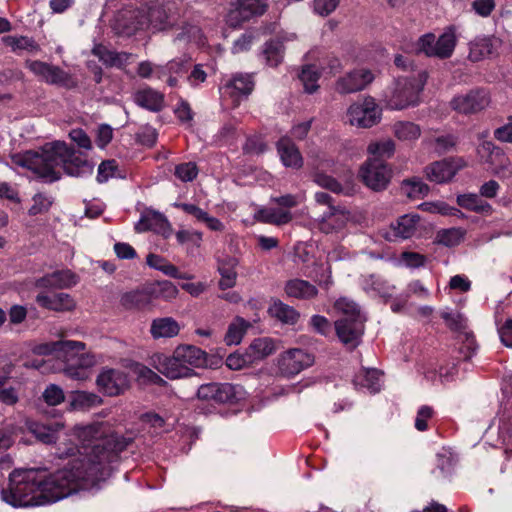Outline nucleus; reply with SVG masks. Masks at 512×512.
I'll use <instances>...</instances> for the list:
<instances>
[{
  "label": "nucleus",
  "mask_w": 512,
  "mask_h": 512,
  "mask_svg": "<svg viewBox=\"0 0 512 512\" xmlns=\"http://www.w3.org/2000/svg\"><path fill=\"white\" fill-rule=\"evenodd\" d=\"M73 435L77 445L63 443L57 449L59 458L73 457L63 468L50 474L34 468L15 469L9 475L8 489L1 492L2 500L13 507L44 506L89 489L133 442L132 436L119 435L105 422L75 426Z\"/></svg>",
  "instance_id": "f257e3e1"
},
{
  "label": "nucleus",
  "mask_w": 512,
  "mask_h": 512,
  "mask_svg": "<svg viewBox=\"0 0 512 512\" xmlns=\"http://www.w3.org/2000/svg\"><path fill=\"white\" fill-rule=\"evenodd\" d=\"M19 164L37 174L40 178L52 183L61 178L57 167L73 177H86L93 173L94 165L85 154L77 152L71 145L63 141L46 144L41 152L26 151Z\"/></svg>",
  "instance_id": "f03ea898"
},
{
  "label": "nucleus",
  "mask_w": 512,
  "mask_h": 512,
  "mask_svg": "<svg viewBox=\"0 0 512 512\" xmlns=\"http://www.w3.org/2000/svg\"><path fill=\"white\" fill-rule=\"evenodd\" d=\"M155 368L165 377L175 380L194 375V369L205 363V352L192 345H179L172 355H155Z\"/></svg>",
  "instance_id": "7ed1b4c3"
},
{
  "label": "nucleus",
  "mask_w": 512,
  "mask_h": 512,
  "mask_svg": "<svg viewBox=\"0 0 512 512\" xmlns=\"http://www.w3.org/2000/svg\"><path fill=\"white\" fill-rule=\"evenodd\" d=\"M427 79L428 73L426 71H420L417 76L398 78L389 98L390 107L402 110L408 106L416 105Z\"/></svg>",
  "instance_id": "20e7f679"
},
{
  "label": "nucleus",
  "mask_w": 512,
  "mask_h": 512,
  "mask_svg": "<svg viewBox=\"0 0 512 512\" xmlns=\"http://www.w3.org/2000/svg\"><path fill=\"white\" fill-rule=\"evenodd\" d=\"M457 44L456 35L452 28L445 31L438 38L432 32L421 35L413 44L416 55H425L429 58L448 59L452 56Z\"/></svg>",
  "instance_id": "39448f33"
},
{
  "label": "nucleus",
  "mask_w": 512,
  "mask_h": 512,
  "mask_svg": "<svg viewBox=\"0 0 512 512\" xmlns=\"http://www.w3.org/2000/svg\"><path fill=\"white\" fill-rule=\"evenodd\" d=\"M358 177L369 189L385 190L393 177V168L384 159L368 158L360 167Z\"/></svg>",
  "instance_id": "423d86ee"
},
{
  "label": "nucleus",
  "mask_w": 512,
  "mask_h": 512,
  "mask_svg": "<svg viewBox=\"0 0 512 512\" xmlns=\"http://www.w3.org/2000/svg\"><path fill=\"white\" fill-rule=\"evenodd\" d=\"M26 67L48 84L61 86L67 89H72L77 86V82L71 74L59 66L40 60H29L26 62Z\"/></svg>",
  "instance_id": "0eeeda50"
},
{
  "label": "nucleus",
  "mask_w": 512,
  "mask_h": 512,
  "mask_svg": "<svg viewBox=\"0 0 512 512\" xmlns=\"http://www.w3.org/2000/svg\"><path fill=\"white\" fill-rule=\"evenodd\" d=\"M277 206L263 207L259 209L254 219L268 224H288L292 220L289 209L296 205L294 197L290 194L272 199Z\"/></svg>",
  "instance_id": "6e6552de"
},
{
  "label": "nucleus",
  "mask_w": 512,
  "mask_h": 512,
  "mask_svg": "<svg viewBox=\"0 0 512 512\" xmlns=\"http://www.w3.org/2000/svg\"><path fill=\"white\" fill-rule=\"evenodd\" d=\"M314 363L312 354L300 348H291L277 358V366L281 375L293 377Z\"/></svg>",
  "instance_id": "1a4fd4ad"
},
{
  "label": "nucleus",
  "mask_w": 512,
  "mask_h": 512,
  "mask_svg": "<svg viewBox=\"0 0 512 512\" xmlns=\"http://www.w3.org/2000/svg\"><path fill=\"white\" fill-rule=\"evenodd\" d=\"M489 103L488 91L484 88H476L464 95L455 96L451 101V106L455 111L468 115L485 109Z\"/></svg>",
  "instance_id": "9d476101"
},
{
  "label": "nucleus",
  "mask_w": 512,
  "mask_h": 512,
  "mask_svg": "<svg viewBox=\"0 0 512 512\" xmlns=\"http://www.w3.org/2000/svg\"><path fill=\"white\" fill-rule=\"evenodd\" d=\"M348 116L352 125L370 128L380 120L381 111L373 98H366L362 103L352 104Z\"/></svg>",
  "instance_id": "9b49d317"
},
{
  "label": "nucleus",
  "mask_w": 512,
  "mask_h": 512,
  "mask_svg": "<svg viewBox=\"0 0 512 512\" xmlns=\"http://www.w3.org/2000/svg\"><path fill=\"white\" fill-rule=\"evenodd\" d=\"M98 389L108 396H117L129 388L127 374L119 369L104 368L96 379Z\"/></svg>",
  "instance_id": "f8f14e48"
},
{
  "label": "nucleus",
  "mask_w": 512,
  "mask_h": 512,
  "mask_svg": "<svg viewBox=\"0 0 512 512\" xmlns=\"http://www.w3.org/2000/svg\"><path fill=\"white\" fill-rule=\"evenodd\" d=\"M255 88L253 74L236 73L224 84L223 89L232 99L234 107L240 105L243 99H247Z\"/></svg>",
  "instance_id": "ddd939ff"
},
{
  "label": "nucleus",
  "mask_w": 512,
  "mask_h": 512,
  "mask_svg": "<svg viewBox=\"0 0 512 512\" xmlns=\"http://www.w3.org/2000/svg\"><path fill=\"white\" fill-rule=\"evenodd\" d=\"M199 400L219 404L232 403L237 400L236 387L230 383H206L197 391Z\"/></svg>",
  "instance_id": "4468645a"
},
{
  "label": "nucleus",
  "mask_w": 512,
  "mask_h": 512,
  "mask_svg": "<svg viewBox=\"0 0 512 512\" xmlns=\"http://www.w3.org/2000/svg\"><path fill=\"white\" fill-rule=\"evenodd\" d=\"M365 318L342 317L335 322V329L340 341L350 347L359 345L364 332Z\"/></svg>",
  "instance_id": "2eb2a0df"
},
{
  "label": "nucleus",
  "mask_w": 512,
  "mask_h": 512,
  "mask_svg": "<svg viewBox=\"0 0 512 512\" xmlns=\"http://www.w3.org/2000/svg\"><path fill=\"white\" fill-rule=\"evenodd\" d=\"M477 153L481 160L487 163L494 173L499 174L508 170L510 165L509 158L504 150L496 146L492 141H483L479 145Z\"/></svg>",
  "instance_id": "dca6fc26"
},
{
  "label": "nucleus",
  "mask_w": 512,
  "mask_h": 512,
  "mask_svg": "<svg viewBox=\"0 0 512 512\" xmlns=\"http://www.w3.org/2000/svg\"><path fill=\"white\" fill-rule=\"evenodd\" d=\"M35 301L41 308L54 312H70L76 307L74 298L64 292L39 291Z\"/></svg>",
  "instance_id": "f3484780"
},
{
  "label": "nucleus",
  "mask_w": 512,
  "mask_h": 512,
  "mask_svg": "<svg viewBox=\"0 0 512 512\" xmlns=\"http://www.w3.org/2000/svg\"><path fill=\"white\" fill-rule=\"evenodd\" d=\"M374 79L373 73L368 69H355L339 78L335 89L341 94L354 93L363 90Z\"/></svg>",
  "instance_id": "a211bd4d"
},
{
  "label": "nucleus",
  "mask_w": 512,
  "mask_h": 512,
  "mask_svg": "<svg viewBox=\"0 0 512 512\" xmlns=\"http://www.w3.org/2000/svg\"><path fill=\"white\" fill-rule=\"evenodd\" d=\"M266 12V5L259 0H239L237 7L229 14V22L232 26H240L255 16H261Z\"/></svg>",
  "instance_id": "6ab92c4d"
},
{
  "label": "nucleus",
  "mask_w": 512,
  "mask_h": 512,
  "mask_svg": "<svg viewBox=\"0 0 512 512\" xmlns=\"http://www.w3.org/2000/svg\"><path fill=\"white\" fill-rule=\"evenodd\" d=\"M77 283V277L70 270L55 271L36 279L35 287L41 291L68 288Z\"/></svg>",
  "instance_id": "aec40b11"
},
{
  "label": "nucleus",
  "mask_w": 512,
  "mask_h": 512,
  "mask_svg": "<svg viewBox=\"0 0 512 512\" xmlns=\"http://www.w3.org/2000/svg\"><path fill=\"white\" fill-rule=\"evenodd\" d=\"M276 149L285 167L300 169L303 166V157L290 137H281L276 143Z\"/></svg>",
  "instance_id": "412c9836"
},
{
  "label": "nucleus",
  "mask_w": 512,
  "mask_h": 512,
  "mask_svg": "<svg viewBox=\"0 0 512 512\" xmlns=\"http://www.w3.org/2000/svg\"><path fill=\"white\" fill-rule=\"evenodd\" d=\"M457 168L449 159L435 161L424 168V173L429 181L445 183L450 181L456 174Z\"/></svg>",
  "instance_id": "4be33fe9"
},
{
  "label": "nucleus",
  "mask_w": 512,
  "mask_h": 512,
  "mask_svg": "<svg viewBox=\"0 0 512 512\" xmlns=\"http://www.w3.org/2000/svg\"><path fill=\"white\" fill-rule=\"evenodd\" d=\"M277 349L276 341L270 337H259L254 339L246 349L247 357L252 363L264 360Z\"/></svg>",
  "instance_id": "5701e85b"
},
{
  "label": "nucleus",
  "mask_w": 512,
  "mask_h": 512,
  "mask_svg": "<svg viewBox=\"0 0 512 512\" xmlns=\"http://www.w3.org/2000/svg\"><path fill=\"white\" fill-rule=\"evenodd\" d=\"M180 332L179 323L172 317H161L152 320L150 334L153 339L173 338Z\"/></svg>",
  "instance_id": "b1692460"
},
{
  "label": "nucleus",
  "mask_w": 512,
  "mask_h": 512,
  "mask_svg": "<svg viewBox=\"0 0 512 512\" xmlns=\"http://www.w3.org/2000/svg\"><path fill=\"white\" fill-rule=\"evenodd\" d=\"M134 99L138 106L152 112H159L164 107V95L150 87L138 90Z\"/></svg>",
  "instance_id": "393cba45"
},
{
  "label": "nucleus",
  "mask_w": 512,
  "mask_h": 512,
  "mask_svg": "<svg viewBox=\"0 0 512 512\" xmlns=\"http://www.w3.org/2000/svg\"><path fill=\"white\" fill-rule=\"evenodd\" d=\"M238 265V260L234 257H228L223 260L218 261L217 270L221 275V279L219 281V288L221 290H226L234 287L237 281V272L236 267Z\"/></svg>",
  "instance_id": "a878e982"
},
{
  "label": "nucleus",
  "mask_w": 512,
  "mask_h": 512,
  "mask_svg": "<svg viewBox=\"0 0 512 512\" xmlns=\"http://www.w3.org/2000/svg\"><path fill=\"white\" fill-rule=\"evenodd\" d=\"M429 191V186L417 176L404 179L400 185V194L410 200L423 199Z\"/></svg>",
  "instance_id": "bb28decb"
},
{
  "label": "nucleus",
  "mask_w": 512,
  "mask_h": 512,
  "mask_svg": "<svg viewBox=\"0 0 512 512\" xmlns=\"http://www.w3.org/2000/svg\"><path fill=\"white\" fill-rule=\"evenodd\" d=\"M353 384L357 389L366 388L371 393L381 389V374L376 369H361L354 377Z\"/></svg>",
  "instance_id": "cd10ccee"
},
{
  "label": "nucleus",
  "mask_w": 512,
  "mask_h": 512,
  "mask_svg": "<svg viewBox=\"0 0 512 512\" xmlns=\"http://www.w3.org/2000/svg\"><path fill=\"white\" fill-rule=\"evenodd\" d=\"M284 289L288 297L305 300L314 298L318 293L316 286L302 279L287 281Z\"/></svg>",
  "instance_id": "c85d7f7f"
},
{
  "label": "nucleus",
  "mask_w": 512,
  "mask_h": 512,
  "mask_svg": "<svg viewBox=\"0 0 512 512\" xmlns=\"http://www.w3.org/2000/svg\"><path fill=\"white\" fill-rule=\"evenodd\" d=\"M63 428V424L55 422L53 424H44L31 422L28 425L29 431L42 443L50 444L57 440V433Z\"/></svg>",
  "instance_id": "c756f323"
},
{
  "label": "nucleus",
  "mask_w": 512,
  "mask_h": 512,
  "mask_svg": "<svg viewBox=\"0 0 512 512\" xmlns=\"http://www.w3.org/2000/svg\"><path fill=\"white\" fill-rule=\"evenodd\" d=\"M285 54L284 43L279 39H270L265 42L262 55L270 67H277L283 61Z\"/></svg>",
  "instance_id": "7c9ffc66"
},
{
  "label": "nucleus",
  "mask_w": 512,
  "mask_h": 512,
  "mask_svg": "<svg viewBox=\"0 0 512 512\" xmlns=\"http://www.w3.org/2000/svg\"><path fill=\"white\" fill-rule=\"evenodd\" d=\"M418 226H383L380 233L389 242H401L418 237Z\"/></svg>",
  "instance_id": "2f4dec72"
},
{
  "label": "nucleus",
  "mask_w": 512,
  "mask_h": 512,
  "mask_svg": "<svg viewBox=\"0 0 512 512\" xmlns=\"http://www.w3.org/2000/svg\"><path fill=\"white\" fill-rule=\"evenodd\" d=\"M269 313L272 317L278 319L283 324L294 325L297 323L300 314L291 306L280 300H274L269 307Z\"/></svg>",
  "instance_id": "473e14b6"
},
{
  "label": "nucleus",
  "mask_w": 512,
  "mask_h": 512,
  "mask_svg": "<svg viewBox=\"0 0 512 512\" xmlns=\"http://www.w3.org/2000/svg\"><path fill=\"white\" fill-rule=\"evenodd\" d=\"M57 344H61V347L56 348V358L67 363L75 362L79 355V352L85 350V343L74 340H61L57 341Z\"/></svg>",
  "instance_id": "72a5a7b5"
},
{
  "label": "nucleus",
  "mask_w": 512,
  "mask_h": 512,
  "mask_svg": "<svg viewBox=\"0 0 512 512\" xmlns=\"http://www.w3.org/2000/svg\"><path fill=\"white\" fill-rule=\"evenodd\" d=\"M320 77L321 73L314 64L303 65L298 74V78L307 94H313L319 89L318 81Z\"/></svg>",
  "instance_id": "f704fd0d"
},
{
  "label": "nucleus",
  "mask_w": 512,
  "mask_h": 512,
  "mask_svg": "<svg viewBox=\"0 0 512 512\" xmlns=\"http://www.w3.org/2000/svg\"><path fill=\"white\" fill-rule=\"evenodd\" d=\"M249 327L250 323L247 320L240 316L235 317L228 326L224 342L227 345H238Z\"/></svg>",
  "instance_id": "c9c22d12"
},
{
  "label": "nucleus",
  "mask_w": 512,
  "mask_h": 512,
  "mask_svg": "<svg viewBox=\"0 0 512 512\" xmlns=\"http://www.w3.org/2000/svg\"><path fill=\"white\" fill-rule=\"evenodd\" d=\"M457 204L469 211L488 214L492 211L489 203L476 194H463L457 197Z\"/></svg>",
  "instance_id": "e433bc0d"
},
{
  "label": "nucleus",
  "mask_w": 512,
  "mask_h": 512,
  "mask_svg": "<svg viewBox=\"0 0 512 512\" xmlns=\"http://www.w3.org/2000/svg\"><path fill=\"white\" fill-rule=\"evenodd\" d=\"M146 263L149 267L155 270H159L169 277H184L183 273H181L175 265L171 264L168 260L160 255L152 253L149 254L146 258Z\"/></svg>",
  "instance_id": "4c0bfd02"
},
{
  "label": "nucleus",
  "mask_w": 512,
  "mask_h": 512,
  "mask_svg": "<svg viewBox=\"0 0 512 512\" xmlns=\"http://www.w3.org/2000/svg\"><path fill=\"white\" fill-rule=\"evenodd\" d=\"M102 399L95 393L78 391L73 395L71 405L75 409H89L101 405Z\"/></svg>",
  "instance_id": "58836bf2"
},
{
  "label": "nucleus",
  "mask_w": 512,
  "mask_h": 512,
  "mask_svg": "<svg viewBox=\"0 0 512 512\" xmlns=\"http://www.w3.org/2000/svg\"><path fill=\"white\" fill-rule=\"evenodd\" d=\"M465 235V231L462 227H450L448 229H442L439 231L436 242L448 247L458 245Z\"/></svg>",
  "instance_id": "ea45409f"
},
{
  "label": "nucleus",
  "mask_w": 512,
  "mask_h": 512,
  "mask_svg": "<svg viewBox=\"0 0 512 512\" xmlns=\"http://www.w3.org/2000/svg\"><path fill=\"white\" fill-rule=\"evenodd\" d=\"M395 152V143L392 140H385L381 142H373L368 146V153L370 158L386 159L391 158Z\"/></svg>",
  "instance_id": "a19ab883"
},
{
  "label": "nucleus",
  "mask_w": 512,
  "mask_h": 512,
  "mask_svg": "<svg viewBox=\"0 0 512 512\" xmlns=\"http://www.w3.org/2000/svg\"><path fill=\"white\" fill-rule=\"evenodd\" d=\"M175 207L180 208L185 214L190 215L196 221L206 224H221L217 219L209 217L208 213L192 203H175Z\"/></svg>",
  "instance_id": "79ce46f5"
},
{
  "label": "nucleus",
  "mask_w": 512,
  "mask_h": 512,
  "mask_svg": "<svg viewBox=\"0 0 512 512\" xmlns=\"http://www.w3.org/2000/svg\"><path fill=\"white\" fill-rule=\"evenodd\" d=\"M149 293L156 298L169 301L177 297L178 289L172 282L164 280L153 284Z\"/></svg>",
  "instance_id": "37998d69"
},
{
  "label": "nucleus",
  "mask_w": 512,
  "mask_h": 512,
  "mask_svg": "<svg viewBox=\"0 0 512 512\" xmlns=\"http://www.w3.org/2000/svg\"><path fill=\"white\" fill-rule=\"evenodd\" d=\"M394 134L399 140H415L420 134V127L413 122H397L394 125Z\"/></svg>",
  "instance_id": "c03bdc74"
},
{
  "label": "nucleus",
  "mask_w": 512,
  "mask_h": 512,
  "mask_svg": "<svg viewBox=\"0 0 512 512\" xmlns=\"http://www.w3.org/2000/svg\"><path fill=\"white\" fill-rule=\"evenodd\" d=\"M198 174V166L192 161L177 164L174 169L175 177L185 183L195 180Z\"/></svg>",
  "instance_id": "a18cd8bd"
},
{
  "label": "nucleus",
  "mask_w": 512,
  "mask_h": 512,
  "mask_svg": "<svg viewBox=\"0 0 512 512\" xmlns=\"http://www.w3.org/2000/svg\"><path fill=\"white\" fill-rule=\"evenodd\" d=\"M92 54L97 56L106 66L122 67L123 62H117L118 52L111 51L102 44L95 45L92 49Z\"/></svg>",
  "instance_id": "49530a36"
},
{
  "label": "nucleus",
  "mask_w": 512,
  "mask_h": 512,
  "mask_svg": "<svg viewBox=\"0 0 512 512\" xmlns=\"http://www.w3.org/2000/svg\"><path fill=\"white\" fill-rule=\"evenodd\" d=\"M423 211H427L430 213H437L441 215H451V216H463L462 212L455 208L451 207L445 202H424L419 206Z\"/></svg>",
  "instance_id": "de8ad7c7"
},
{
  "label": "nucleus",
  "mask_w": 512,
  "mask_h": 512,
  "mask_svg": "<svg viewBox=\"0 0 512 512\" xmlns=\"http://www.w3.org/2000/svg\"><path fill=\"white\" fill-rule=\"evenodd\" d=\"M335 309L343 314V317L348 318H365L358 307V305L345 297L338 299L335 303Z\"/></svg>",
  "instance_id": "09e8293b"
},
{
  "label": "nucleus",
  "mask_w": 512,
  "mask_h": 512,
  "mask_svg": "<svg viewBox=\"0 0 512 512\" xmlns=\"http://www.w3.org/2000/svg\"><path fill=\"white\" fill-rule=\"evenodd\" d=\"M267 150V143L262 135L254 134L246 138L243 145L245 154H262Z\"/></svg>",
  "instance_id": "8fccbe9b"
},
{
  "label": "nucleus",
  "mask_w": 512,
  "mask_h": 512,
  "mask_svg": "<svg viewBox=\"0 0 512 512\" xmlns=\"http://www.w3.org/2000/svg\"><path fill=\"white\" fill-rule=\"evenodd\" d=\"M8 45H10L14 51L27 50L29 52H37L40 50L36 41L27 36L10 37Z\"/></svg>",
  "instance_id": "3c124183"
},
{
  "label": "nucleus",
  "mask_w": 512,
  "mask_h": 512,
  "mask_svg": "<svg viewBox=\"0 0 512 512\" xmlns=\"http://www.w3.org/2000/svg\"><path fill=\"white\" fill-rule=\"evenodd\" d=\"M176 239L181 245L199 246L202 234L195 229H182L176 233Z\"/></svg>",
  "instance_id": "603ef678"
},
{
  "label": "nucleus",
  "mask_w": 512,
  "mask_h": 512,
  "mask_svg": "<svg viewBox=\"0 0 512 512\" xmlns=\"http://www.w3.org/2000/svg\"><path fill=\"white\" fill-rule=\"evenodd\" d=\"M44 401L50 406H56L65 399L64 392L61 387L56 384L48 385L42 393Z\"/></svg>",
  "instance_id": "864d4df0"
},
{
  "label": "nucleus",
  "mask_w": 512,
  "mask_h": 512,
  "mask_svg": "<svg viewBox=\"0 0 512 512\" xmlns=\"http://www.w3.org/2000/svg\"><path fill=\"white\" fill-rule=\"evenodd\" d=\"M33 205L28 209L30 216H36L47 212L52 204L51 200L42 193H37L33 197Z\"/></svg>",
  "instance_id": "5fc2aeb1"
},
{
  "label": "nucleus",
  "mask_w": 512,
  "mask_h": 512,
  "mask_svg": "<svg viewBox=\"0 0 512 512\" xmlns=\"http://www.w3.org/2000/svg\"><path fill=\"white\" fill-rule=\"evenodd\" d=\"M117 169L118 164L116 160L110 159L102 161L98 167V173L96 177L97 182L104 183L108 181V179L114 175Z\"/></svg>",
  "instance_id": "6e6d98bb"
},
{
  "label": "nucleus",
  "mask_w": 512,
  "mask_h": 512,
  "mask_svg": "<svg viewBox=\"0 0 512 512\" xmlns=\"http://www.w3.org/2000/svg\"><path fill=\"white\" fill-rule=\"evenodd\" d=\"M174 114L181 123H190L194 118V112L189 102L182 98L176 104Z\"/></svg>",
  "instance_id": "4d7b16f0"
},
{
  "label": "nucleus",
  "mask_w": 512,
  "mask_h": 512,
  "mask_svg": "<svg viewBox=\"0 0 512 512\" xmlns=\"http://www.w3.org/2000/svg\"><path fill=\"white\" fill-rule=\"evenodd\" d=\"M146 299V294L142 291H131L124 294L121 298V303L124 307L131 308H140L144 305Z\"/></svg>",
  "instance_id": "13d9d810"
},
{
  "label": "nucleus",
  "mask_w": 512,
  "mask_h": 512,
  "mask_svg": "<svg viewBox=\"0 0 512 512\" xmlns=\"http://www.w3.org/2000/svg\"><path fill=\"white\" fill-rule=\"evenodd\" d=\"M400 259L406 267L412 269L423 267L427 262L426 256L411 251L403 252Z\"/></svg>",
  "instance_id": "bf43d9fd"
},
{
  "label": "nucleus",
  "mask_w": 512,
  "mask_h": 512,
  "mask_svg": "<svg viewBox=\"0 0 512 512\" xmlns=\"http://www.w3.org/2000/svg\"><path fill=\"white\" fill-rule=\"evenodd\" d=\"M136 142L146 146L148 148L153 147L156 144L158 134L152 127H145L138 133H136Z\"/></svg>",
  "instance_id": "052dcab7"
},
{
  "label": "nucleus",
  "mask_w": 512,
  "mask_h": 512,
  "mask_svg": "<svg viewBox=\"0 0 512 512\" xmlns=\"http://www.w3.org/2000/svg\"><path fill=\"white\" fill-rule=\"evenodd\" d=\"M136 371L139 380H141L143 383H151L157 385H162L165 383V380L161 376L146 366H138Z\"/></svg>",
  "instance_id": "680f3d73"
},
{
  "label": "nucleus",
  "mask_w": 512,
  "mask_h": 512,
  "mask_svg": "<svg viewBox=\"0 0 512 512\" xmlns=\"http://www.w3.org/2000/svg\"><path fill=\"white\" fill-rule=\"evenodd\" d=\"M113 139V129L108 124L98 126L95 143L97 147L104 149Z\"/></svg>",
  "instance_id": "e2e57ef3"
},
{
  "label": "nucleus",
  "mask_w": 512,
  "mask_h": 512,
  "mask_svg": "<svg viewBox=\"0 0 512 512\" xmlns=\"http://www.w3.org/2000/svg\"><path fill=\"white\" fill-rule=\"evenodd\" d=\"M252 361L247 357V353H232L226 358V365L231 370H240L245 366L252 365Z\"/></svg>",
  "instance_id": "0e129e2a"
},
{
  "label": "nucleus",
  "mask_w": 512,
  "mask_h": 512,
  "mask_svg": "<svg viewBox=\"0 0 512 512\" xmlns=\"http://www.w3.org/2000/svg\"><path fill=\"white\" fill-rule=\"evenodd\" d=\"M70 139L77 144L79 148L90 150L92 142L88 134L81 128L72 129L69 133Z\"/></svg>",
  "instance_id": "69168bd1"
},
{
  "label": "nucleus",
  "mask_w": 512,
  "mask_h": 512,
  "mask_svg": "<svg viewBox=\"0 0 512 512\" xmlns=\"http://www.w3.org/2000/svg\"><path fill=\"white\" fill-rule=\"evenodd\" d=\"M479 53V57H488L494 53V45L491 38H481L473 44L472 53Z\"/></svg>",
  "instance_id": "338daca9"
},
{
  "label": "nucleus",
  "mask_w": 512,
  "mask_h": 512,
  "mask_svg": "<svg viewBox=\"0 0 512 512\" xmlns=\"http://www.w3.org/2000/svg\"><path fill=\"white\" fill-rule=\"evenodd\" d=\"M433 409L429 406H421L415 419V427L419 431H425L428 428V420L433 416Z\"/></svg>",
  "instance_id": "774afa93"
}]
</instances>
